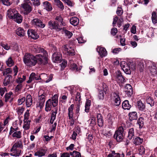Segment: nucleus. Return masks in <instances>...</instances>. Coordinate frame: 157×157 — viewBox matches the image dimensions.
Wrapping results in <instances>:
<instances>
[{
	"label": "nucleus",
	"instance_id": "nucleus-1",
	"mask_svg": "<svg viewBox=\"0 0 157 157\" xmlns=\"http://www.w3.org/2000/svg\"><path fill=\"white\" fill-rule=\"evenodd\" d=\"M24 63L28 66H35L36 63V56H34L29 54H26L23 58Z\"/></svg>",
	"mask_w": 157,
	"mask_h": 157
},
{
	"label": "nucleus",
	"instance_id": "nucleus-2",
	"mask_svg": "<svg viewBox=\"0 0 157 157\" xmlns=\"http://www.w3.org/2000/svg\"><path fill=\"white\" fill-rule=\"evenodd\" d=\"M43 55L39 54L36 55V63L40 65H45L48 63V59L47 57L48 54L47 52L43 53Z\"/></svg>",
	"mask_w": 157,
	"mask_h": 157
},
{
	"label": "nucleus",
	"instance_id": "nucleus-3",
	"mask_svg": "<svg viewBox=\"0 0 157 157\" xmlns=\"http://www.w3.org/2000/svg\"><path fill=\"white\" fill-rule=\"evenodd\" d=\"M124 129L123 127L120 126L117 128L115 132L113 137L117 142H120L123 141L124 136Z\"/></svg>",
	"mask_w": 157,
	"mask_h": 157
},
{
	"label": "nucleus",
	"instance_id": "nucleus-4",
	"mask_svg": "<svg viewBox=\"0 0 157 157\" xmlns=\"http://www.w3.org/2000/svg\"><path fill=\"white\" fill-rule=\"evenodd\" d=\"M48 27L52 29H55L57 31H59L62 29V28L60 27L58 22L55 21L50 20L48 23Z\"/></svg>",
	"mask_w": 157,
	"mask_h": 157
},
{
	"label": "nucleus",
	"instance_id": "nucleus-5",
	"mask_svg": "<svg viewBox=\"0 0 157 157\" xmlns=\"http://www.w3.org/2000/svg\"><path fill=\"white\" fill-rule=\"evenodd\" d=\"M31 23L32 25L36 27L43 28L45 26V24L38 18L33 19L31 21Z\"/></svg>",
	"mask_w": 157,
	"mask_h": 157
},
{
	"label": "nucleus",
	"instance_id": "nucleus-6",
	"mask_svg": "<svg viewBox=\"0 0 157 157\" xmlns=\"http://www.w3.org/2000/svg\"><path fill=\"white\" fill-rule=\"evenodd\" d=\"M54 52L52 57V60L55 63L60 62L62 58V54L60 50H57Z\"/></svg>",
	"mask_w": 157,
	"mask_h": 157
},
{
	"label": "nucleus",
	"instance_id": "nucleus-7",
	"mask_svg": "<svg viewBox=\"0 0 157 157\" xmlns=\"http://www.w3.org/2000/svg\"><path fill=\"white\" fill-rule=\"evenodd\" d=\"M21 7L24 9L23 13L25 15H27L32 10V7L28 3H25L21 4Z\"/></svg>",
	"mask_w": 157,
	"mask_h": 157
},
{
	"label": "nucleus",
	"instance_id": "nucleus-8",
	"mask_svg": "<svg viewBox=\"0 0 157 157\" xmlns=\"http://www.w3.org/2000/svg\"><path fill=\"white\" fill-rule=\"evenodd\" d=\"M124 91L128 97H131L133 94V90L131 86L129 84H126L125 86Z\"/></svg>",
	"mask_w": 157,
	"mask_h": 157
},
{
	"label": "nucleus",
	"instance_id": "nucleus-9",
	"mask_svg": "<svg viewBox=\"0 0 157 157\" xmlns=\"http://www.w3.org/2000/svg\"><path fill=\"white\" fill-rule=\"evenodd\" d=\"M17 11L14 9H9L7 12V16L10 19L14 18V16Z\"/></svg>",
	"mask_w": 157,
	"mask_h": 157
},
{
	"label": "nucleus",
	"instance_id": "nucleus-10",
	"mask_svg": "<svg viewBox=\"0 0 157 157\" xmlns=\"http://www.w3.org/2000/svg\"><path fill=\"white\" fill-rule=\"evenodd\" d=\"M97 52L98 53V54L100 55L101 57H103L106 56L107 54V52L105 49L104 48L100 47L98 46L97 48H96Z\"/></svg>",
	"mask_w": 157,
	"mask_h": 157
},
{
	"label": "nucleus",
	"instance_id": "nucleus-11",
	"mask_svg": "<svg viewBox=\"0 0 157 157\" xmlns=\"http://www.w3.org/2000/svg\"><path fill=\"white\" fill-rule=\"evenodd\" d=\"M27 32L28 36L33 39H36L39 38V35L33 29H29Z\"/></svg>",
	"mask_w": 157,
	"mask_h": 157
},
{
	"label": "nucleus",
	"instance_id": "nucleus-12",
	"mask_svg": "<svg viewBox=\"0 0 157 157\" xmlns=\"http://www.w3.org/2000/svg\"><path fill=\"white\" fill-rule=\"evenodd\" d=\"M121 66L124 72L127 74L129 75L131 73V71L129 67H128L127 63L125 64L124 61L121 62Z\"/></svg>",
	"mask_w": 157,
	"mask_h": 157
},
{
	"label": "nucleus",
	"instance_id": "nucleus-13",
	"mask_svg": "<svg viewBox=\"0 0 157 157\" xmlns=\"http://www.w3.org/2000/svg\"><path fill=\"white\" fill-rule=\"evenodd\" d=\"M46 95V94L44 92L41 95L39 96V97L40 99L39 106L40 107V108H42L44 106Z\"/></svg>",
	"mask_w": 157,
	"mask_h": 157
},
{
	"label": "nucleus",
	"instance_id": "nucleus-14",
	"mask_svg": "<svg viewBox=\"0 0 157 157\" xmlns=\"http://www.w3.org/2000/svg\"><path fill=\"white\" fill-rule=\"evenodd\" d=\"M128 116L129 120L130 121L134 120H136L138 118L137 113L136 112H132L129 113Z\"/></svg>",
	"mask_w": 157,
	"mask_h": 157
},
{
	"label": "nucleus",
	"instance_id": "nucleus-15",
	"mask_svg": "<svg viewBox=\"0 0 157 157\" xmlns=\"http://www.w3.org/2000/svg\"><path fill=\"white\" fill-rule=\"evenodd\" d=\"M97 118L98 126L100 127H102L104 125V123L102 115L100 113H98Z\"/></svg>",
	"mask_w": 157,
	"mask_h": 157
},
{
	"label": "nucleus",
	"instance_id": "nucleus-16",
	"mask_svg": "<svg viewBox=\"0 0 157 157\" xmlns=\"http://www.w3.org/2000/svg\"><path fill=\"white\" fill-rule=\"evenodd\" d=\"M47 151V149H40L35 153L34 155L38 157H41L45 155Z\"/></svg>",
	"mask_w": 157,
	"mask_h": 157
},
{
	"label": "nucleus",
	"instance_id": "nucleus-17",
	"mask_svg": "<svg viewBox=\"0 0 157 157\" xmlns=\"http://www.w3.org/2000/svg\"><path fill=\"white\" fill-rule=\"evenodd\" d=\"M25 101L26 105L27 107H29L32 105L33 103V100L32 96L30 94L27 96Z\"/></svg>",
	"mask_w": 157,
	"mask_h": 157
},
{
	"label": "nucleus",
	"instance_id": "nucleus-18",
	"mask_svg": "<svg viewBox=\"0 0 157 157\" xmlns=\"http://www.w3.org/2000/svg\"><path fill=\"white\" fill-rule=\"evenodd\" d=\"M117 81L119 83H123L125 81L124 77L122 76L120 71H119L117 74Z\"/></svg>",
	"mask_w": 157,
	"mask_h": 157
},
{
	"label": "nucleus",
	"instance_id": "nucleus-19",
	"mask_svg": "<svg viewBox=\"0 0 157 157\" xmlns=\"http://www.w3.org/2000/svg\"><path fill=\"white\" fill-rule=\"evenodd\" d=\"M55 20L57 21L59 24L60 23L59 26L60 27H62V26H64L66 25L65 23L63 21V19L61 15L57 16L55 18Z\"/></svg>",
	"mask_w": 157,
	"mask_h": 157
},
{
	"label": "nucleus",
	"instance_id": "nucleus-20",
	"mask_svg": "<svg viewBox=\"0 0 157 157\" xmlns=\"http://www.w3.org/2000/svg\"><path fill=\"white\" fill-rule=\"evenodd\" d=\"M22 143L21 141H19L18 142H17L15 143L13 145L12 148L11 149L12 150H16V149H21L23 148Z\"/></svg>",
	"mask_w": 157,
	"mask_h": 157
},
{
	"label": "nucleus",
	"instance_id": "nucleus-21",
	"mask_svg": "<svg viewBox=\"0 0 157 157\" xmlns=\"http://www.w3.org/2000/svg\"><path fill=\"white\" fill-rule=\"evenodd\" d=\"M144 123V119L142 117H139L137 121L136 124L139 125L140 129L143 128Z\"/></svg>",
	"mask_w": 157,
	"mask_h": 157
},
{
	"label": "nucleus",
	"instance_id": "nucleus-22",
	"mask_svg": "<svg viewBox=\"0 0 157 157\" xmlns=\"http://www.w3.org/2000/svg\"><path fill=\"white\" fill-rule=\"evenodd\" d=\"M122 107L124 109L129 110L131 107V105L128 100H125L122 103Z\"/></svg>",
	"mask_w": 157,
	"mask_h": 157
},
{
	"label": "nucleus",
	"instance_id": "nucleus-23",
	"mask_svg": "<svg viewBox=\"0 0 157 157\" xmlns=\"http://www.w3.org/2000/svg\"><path fill=\"white\" fill-rule=\"evenodd\" d=\"M74 106V104H72L68 108V116L69 119H71L73 118L74 114L73 110Z\"/></svg>",
	"mask_w": 157,
	"mask_h": 157
},
{
	"label": "nucleus",
	"instance_id": "nucleus-24",
	"mask_svg": "<svg viewBox=\"0 0 157 157\" xmlns=\"http://www.w3.org/2000/svg\"><path fill=\"white\" fill-rule=\"evenodd\" d=\"M13 19L14 20V21L17 23H20L22 22L23 18L21 15L17 12L14 16V18H13Z\"/></svg>",
	"mask_w": 157,
	"mask_h": 157
},
{
	"label": "nucleus",
	"instance_id": "nucleus-25",
	"mask_svg": "<svg viewBox=\"0 0 157 157\" xmlns=\"http://www.w3.org/2000/svg\"><path fill=\"white\" fill-rule=\"evenodd\" d=\"M70 23L74 26H76L79 22V20L78 18L75 17H72L70 20Z\"/></svg>",
	"mask_w": 157,
	"mask_h": 157
},
{
	"label": "nucleus",
	"instance_id": "nucleus-26",
	"mask_svg": "<svg viewBox=\"0 0 157 157\" xmlns=\"http://www.w3.org/2000/svg\"><path fill=\"white\" fill-rule=\"evenodd\" d=\"M43 6L45 9L48 11H51L52 8L51 4L48 1H45L43 3Z\"/></svg>",
	"mask_w": 157,
	"mask_h": 157
},
{
	"label": "nucleus",
	"instance_id": "nucleus-27",
	"mask_svg": "<svg viewBox=\"0 0 157 157\" xmlns=\"http://www.w3.org/2000/svg\"><path fill=\"white\" fill-rule=\"evenodd\" d=\"M137 107L141 111H144L145 108V105L142 103L141 101L139 100L137 101Z\"/></svg>",
	"mask_w": 157,
	"mask_h": 157
},
{
	"label": "nucleus",
	"instance_id": "nucleus-28",
	"mask_svg": "<svg viewBox=\"0 0 157 157\" xmlns=\"http://www.w3.org/2000/svg\"><path fill=\"white\" fill-rule=\"evenodd\" d=\"M16 34L19 36L22 37L24 36L25 35V31L24 29L19 27L17 29L16 31Z\"/></svg>",
	"mask_w": 157,
	"mask_h": 157
},
{
	"label": "nucleus",
	"instance_id": "nucleus-29",
	"mask_svg": "<svg viewBox=\"0 0 157 157\" xmlns=\"http://www.w3.org/2000/svg\"><path fill=\"white\" fill-rule=\"evenodd\" d=\"M12 77L11 75H8L5 77L3 82L4 86H7L9 84L10 80L12 79Z\"/></svg>",
	"mask_w": 157,
	"mask_h": 157
},
{
	"label": "nucleus",
	"instance_id": "nucleus-30",
	"mask_svg": "<svg viewBox=\"0 0 157 157\" xmlns=\"http://www.w3.org/2000/svg\"><path fill=\"white\" fill-rule=\"evenodd\" d=\"M108 126L109 128H111L113 125L114 118L110 114H108Z\"/></svg>",
	"mask_w": 157,
	"mask_h": 157
},
{
	"label": "nucleus",
	"instance_id": "nucleus-31",
	"mask_svg": "<svg viewBox=\"0 0 157 157\" xmlns=\"http://www.w3.org/2000/svg\"><path fill=\"white\" fill-rule=\"evenodd\" d=\"M134 131L133 128H131L129 129L128 131V135L127 138L129 140H131L134 136Z\"/></svg>",
	"mask_w": 157,
	"mask_h": 157
},
{
	"label": "nucleus",
	"instance_id": "nucleus-32",
	"mask_svg": "<svg viewBox=\"0 0 157 157\" xmlns=\"http://www.w3.org/2000/svg\"><path fill=\"white\" fill-rule=\"evenodd\" d=\"M143 141V138L137 136L134 139L133 143L136 145H139L142 144Z\"/></svg>",
	"mask_w": 157,
	"mask_h": 157
},
{
	"label": "nucleus",
	"instance_id": "nucleus-33",
	"mask_svg": "<svg viewBox=\"0 0 157 157\" xmlns=\"http://www.w3.org/2000/svg\"><path fill=\"white\" fill-rule=\"evenodd\" d=\"M51 100L49 99L46 102L45 110L46 112H48L51 110L52 107Z\"/></svg>",
	"mask_w": 157,
	"mask_h": 157
},
{
	"label": "nucleus",
	"instance_id": "nucleus-34",
	"mask_svg": "<svg viewBox=\"0 0 157 157\" xmlns=\"http://www.w3.org/2000/svg\"><path fill=\"white\" fill-rule=\"evenodd\" d=\"M58 97L56 95H55L52 98L51 102L52 105L53 107H56L58 104Z\"/></svg>",
	"mask_w": 157,
	"mask_h": 157
},
{
	"label": "nucleus",
	"instance_id": "nucleus-35",
	"mask_svg": "<svg viewBox=\"0 0 157 157\" xmlns=\"http://www.w3.org/2000/svg\"><path fill=\"white\" fill-rule=\"evenodd\" d=\"M6 63L9 67H11L13 66L14 62L11 56L6 61Z\"/></svg>",
	"mask_w": 157,
	"mask_h": 157
},
{
	"label": "nucleus",
	"instance_id": "nucleus-36",
	"mask_svg": "<svg viewBox=\"0 0 157 157\" xmlns=\"http://www.w3.org/2000/svg\"><path fill=\"white\" fill-rule=\"evenodd\" d=\"M34 51L36 53H44L46 51L45 50L44 48H41L40 47H38L37 46H35V48H34Z\"/></svg>",
	"mask_w": 157,
	"mask_h": 157
},
{
	"label": "nucleus",
	"instance_id": "nucleus-37",
	"mask_svg": "<svg viewBox=\"0 0 157 157\" xmlns=\"http://www.w3.org/2000/svg\"><path fill=\"white\" fill-rule=\"evenodd\" d=\"M65 50L67 51L68 54L69 56H73L75 54V50L71 47L70 48V49H66Z\"/></svg>",
	"mask_w": 157,
	"mask_h": 157
},
{
	"label": "nucleus",
	"instance_id": "nucleus-38",
	"mask_svg": "<svg viewBox=\"0 0 157 157\" xmlns=\"http://www.w3.org/2000/svg\"><path fill=\"white\" fill-rule=\"evenodd\" d=\"M91 105V101L87 99L85 103V111L86 113H88L89 111L90 106Z\"/></svg>",
	"mask_w": 157,
	"mask_h": 157
},
{
	"label": "nucleus",
	"instance_id": "nucleus-39",
	"mask_svg": "<svg viewBox=\"0 0 157 157\" xmlns=\"http://www.w3.org/2000/svg\"><path fill=\"white\" fill-rule=\"evenodd\" d=\"M151 15V20L153 23L154 24H157V15H156V12L153 11Z\"/></svg>",
	"mask_w": 157,
	"mask_h": 157
},
{
	"label": "nucleus",
	"instance_id": "nucleus-40",
	"mask_svg": "<svg viewBox=\"0 0 157 157\" xmlns=\"http://www.w3.org/2000/svg\"><path fill=\"white\" fill-rule=\"evenodd\" d=\"M70 69L72 71H78L81 70V67H79V68H78L77 65L76 64L73 63L71 65Z\"/></svg>",
	"mask_w": 157,
	"mask_h": 157
},
{
	"label": "nucleus",
	"instance_id": "nucleus-41",
	"mask_svg": "<svg viewBox=\"0 0 157 157\" xmlns=\"http://www.w3.org/2000/svg\"><path fill=\"white\" fill-rule=\"evenodd\" d=\"M54 2L56 5L59 8L63 10L64 8V6L63 3L59 0H54Z\"/></svg>",
	"mask_w": 157,
	"mask_h": 157
},
{
	"label": "nucleus",
	"instance_id": "nucleus-42",
	"mask_svg": "<svg viewBox=\"0 0 157 157\" xmlns=\"http://www.w3.org/2000/svg\"><path fill=\"white\" fill-rule=\"evenodd\" d=\"M12 136L13 138L16 137L17 138H20L21 137V132L20 131H17L13 133Z\"/></svg>",
	"mask_w": 157,
	"mask_h": 157
},
{
	"label": "nucleus",
	"instance_id": "nucleus-43",
	"mask_svg": "<svg viewBox=\"0 0 157 157\" xmlns=\"http://www.w3.org/2000/svg\"><path fill=\"white\" fill-rule=\"evenodd\" d=\"M58 107H56L54 108V111L52 110V113L51 118V119H53V120H54L56 119V114L58 112Z\"/></svg>",
	"mask_w": 157,
	"mask_h": 157
},
{
	"label": "nucleus",
	"instance_id": "nucleus-44",
	"mask_svg": "<svg viewBox=\"0 0 157 157\" xmlns=\"http://www.w3.org/2000/svg\"><path fill=\"white\" fill-rule=\"evenodd\" d=\"M147 104L150 105L151 106H153L154 105L155 101H154L153 99L150 97H149L147 99Z\"/></svg>",
	"mask_w": 157,
	"mask_h": 157
},
{
	"label": "nucleus",
	"instance_id": "nucleus-45",
	"mask_svg": "<svg viewBox=\"0 0 157 157\" xmlns=\"http://www.w3.org/2000/svg\"><path fill=\"white\" fill-rule=\"evenodd\" d=\"M62 29L64 32L65 35L67 36L68 38H70L72 36V33L71 32L66 30L65 28L63 27Z\"/></svg>",
	"mask_w": 157,
	"mask_h": 157
},
{
	"label": "nucleus",
	"instance_id": "nucleus-46",
	"mask_svg": "<svg viewBox=\"0 0 157 157\" xmlns=\"http://www.w3.org/2000/svg\"><path fill=\"white\" fill-rule=\"evenodd\" d=\"M31 121H27L25 122H24V124L23 125V127L25 130L29 129L30 128V124Z\"/></svg>",
	"mask_w": 157,
	"mask_h": 157
},
{
	"label": "nucleus",
	"instance_id": "nucleus-47",
	"mask_svg": "<svg viewBox=\"0 0 157 157\" xmlns=\"http://www.w3.org/2000/svg\"><path fill=\"white\" fill-rule=\"evenodd\" d=\"M104 92L102 90H100L99 91L98 94V98L100 100H103L104 98Z\"/></svg>",
	"mask_w": 157,
	"mask_h": 157
},
{
	"label": "nucleus",
	"instance_id": "nucleus-48",
	"mask_svg": "<svg viewBox=\"0 0 157 157\" xmlns=\"http://www.w3.org/2000/svg\"><path fill=\"white\" fill-rule=\"evenodd\" d=\"M21 149H16V150L10 149V151L13 152V153H15L17 156H19L21 152Z\"/></svg>",
	"mask_w": 157,
	"mask_h": 157
},
{
	"label": "nucleus",
	"instance_id": "nucleus-49",
	"mask_svg": "<svg viewBox=\"0 0 157 157\" xmlns=\"http://www.w3.org/2000/svg\"><path fill=\"white\" fill-rule=\"evenodd\" d=\"M107 157H120V155L118 153H116L115 151H113L112 153L109 154Z\"/></svg>",
	"mask_w": 157,
	"mask_h": 157
},
{
	"label": "nucleus",
	"instance_id": "nucleus-50",
	"mask_svg": "<svg viewBox=\"0 0 157 157\" xmlns=\"http://www.w3.org/2000/svg\"><path fill=\"white\" fill-rule=\"evenodd\" d=\"M0 1L4 5L7 6H10L12 3V2L10 0H0Z\"/></svg>",
	"mask_w": 157,
	"mask_h": 157
},
{
	"label": "nucleus",
	"instance_id": "nucleus-51",
	"mask_svg": "<svg viewBox=\"0 0 157 157\" xmlns=\"http://www.w3.org/2000/svg\"><path fill=\"white\" fill-rule=\"evenodd\" d=\"M29 109H27L24 115V122H25L27 121H28V120L29 119Z\"/></svg>",
	"mask_w": 157,
	"mask_h": 157
},
{
	"label": "nucleus",
	"instance_id": "nucleus-52",
	"mask_svg": "<svg viewBox=\"0 0 157 157\" xmlns=\"http://www.w3.org/2000/svg\"><path fill=\"white\" fill-rule=\"evenodd\" d=\"M102 133L106 137L110 136L112 135V133L110 131L106 130L105 129L102 130Z\"/></svg>",
	"mask_w": 157,
	"mask_h": 157
},
{
	"label": "nucleus",
	"instance_id": "nucleus-53",
	"mask_svg": "<svg viewBox=\"0 0 157 157\" xmlns=\"http://www.w3.org/2000/svg\"><path fill=\"white\" fill-rule=\"evenodd\" d=\"M16 110L18 114L21 115L23 113L24 110V108L22 107H19L16 109Z\"/></svg>",
	"mask_w": 157,
	"mask_h": 157
},
{
	"label": "nucleus",
	"instance_id": "nucleus-54",
	"mask_svg": "<svg viewBox=\"0 0 157 157\" xmlns=\"http://www.w3.org/2000/svg\"><path fill=\"white\" fill-rule=\"evenodd\" d=\"M25 101V97L22 98H19L17 100V104L19 105H21L23 104Z\"/></svg>",
	"mask_w": 157,
	"mask_h": 157
},
{
	"label": "nucleus",
	"instance_id": "nucleus-55",
	"mask_svg": "<svg viewBox=\"0 0 157 157\" xmlns=\"http://www.w3.org/2000/svg\"><path fill=\"white\" fill-rule=\"evenodd\" d=\"M117 15L121 17L123 13V11L121 7H118L116 11Z\"/></svg>",
	"mask_w": 157,
	"mask_h": 157
},
{
	"label": "nucleus",
	"instance_id": "nucleus-56",
	"mask_svg": "<svg viewBox=\"0 0 157 157\" xmlns=\"http://www.w3.org/2000/svg\"><path fill=\"white\" fill-rule=\"evenodd\" d=\"M13 94L12 92H10L8 93H6L5 95V102H7L8 101L9 99L10 98L11 95Z\"/></svg>",
	"mask_w": 157,
	"mask_h": 157
},
{
	"label": "nucleus",
	"instance_id": "nucleus-57",
	"mask_svg": "<svg viewBox=\"0 0 157 157\" xmlns=\"http://www.w3.org/2000/svg\"><path fill=\"white\" fill-rule=\"evenodd\" d=\"M19 129L18 127H17L15 128H14L13 127L11 126L10 128V130L9 132V135H11L14 132L16 131Z\"/></svg>",
	"mask_w": 157,
	"mask_h": 157
},
{
	"label": "nucleus",
	"instance_id": "nucleus-58",
	"mask_svg": "<svg viewBox=\"0 0 157 157\" xmlns=\"http://www.w3.org/2000/svg\"><path fill=\"white\" fill-rule=\"evenodd\" d=\"M144 68V65L143 63H140L138 64L137 69H139L141 72L143 71Z\"/></svg>",
	"mask_w": 157,
	"mask_h": 157
},
{
	"label": "nucleus",
	"instance_id": "nucleus-59",
	"mask_svg": "<svg viewBox=\"0 0 157 157\" xmlns=\"http://www.w3.org/2000/svg\"><path fill=\"white\" fill-rule=\"evenodd\" d=\"M139 154L142 155L144 154L145 151V148L143 146H140L139 149Z\"/></svg>",
	"mask_w": 157,
	"mask_h": 157
},
{
	"label": "nucleus",
	"instance_id": "nucleus-60",
	"mask_svg": "<svg viewBox=\"0 0 157 157\" xmlns=\"http://www.w3.org/2000/svg\"><path fill=\"white\" fill-rule=\"evenodd\" d=\"M80 102L77 105L76 109L75 112V114L76 116H77V117L79 116L80 114L79 111H80Z\"/></svg>",
	"mask_w": 157,
	"mask_h": 157
},
{
	"label": "nucleus",
	"instance_id": "nucleus-61",
	"mask_svg": "<svg viewBox=\"0 0 157 157\" xmlns=\"http://www.w3.org/2000/svg\"><path fill=\"white\" fill-rule=\"evenodd\" d=\"M35 75V73H32L30 75V76L29 78V80L27 81V82L28 83H30L32 81L34 80L33 79V76L34 77Z\"/></svg>",
	"mask_w": 157,
	"mask_h": 157
},
{
	"label": "nucleus",
	"instance_id": "nucleus-62",
	"mask_svg": "<svg viewBox=\"0 0 157 157\" xmlns=\"http://www.w3.org/2000/svg\"><path fill=\"white\" fill-rule=\"evenodd\" d=\"M147 35L148 37L151 38L154 36L153 31L152 29H149L147 33Z\"/></svg>",
	"mask_w": 157,
	"mask_h": 157
},
{
	"label": "nucleus",
	"instance_id": "nucleus-63",
	"mask_svg": "<svg viewBox=\"0 0 157 157\" xmlns=\"http://www.w3.org/2000/svg\"><path fill=\"white\" fill-rule=\"evenodd\" d=\"M117 32V29L116 28H113L111 29V34L113 36H115Z\"/></svg>",
	"mask_w": 157,
	"mask_h": 157
},
{
	"label": "nucleus",
	"instance_id": "nucleus-64",
	"mask_svg": "<svg viewBox=\"0 0 157 157\" xmlns=\"http://www.w3.org/2000/svg\"><path fill=\"white\" fill-rule=\"evenodd\" d=\"M33 5L35 6H38L40 5V0H31Z\"/></svg>",
	"mask_w": 157,
	"mask_h": 157
}]
</instances>
